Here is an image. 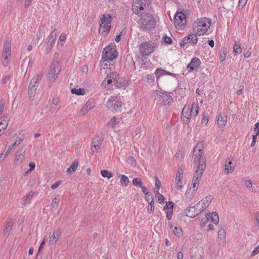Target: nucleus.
<instances>
[{
	"mask_svg": "<svg viewBox=\"0 0 259 259\" xmlns=\"http://www.w3.org/2000/svg\"><path fill=\"white\" fill-rule=\"evenodd\" d=\"M227 116L220 115L218 118V124L220 127H224L227 123Z\"/></svg>",
	"mask_w": 259,
	"mask_h": 259,
	"instance_id": "obj_30",
	"label": "nucleus"
},
{
	"mask_svg": "<svg viewBox=\"0 0 259 259\" xmlns=\"http://www.w3.org/2000/svg\"><path fill=\"white\" fill-rule=\"evenodd\" d=\"M146 200L149 202L150 203V202H154V198H153V194L152 193H150L149 194H148L146 197Z\"/></svg>",
	"mask_w": 259,
	"mask_h": 259,
	"instance_id": "obj_61",
	"label": "nucleus"
},
{
	"mask_svg": "<svg viewBox=\"0 0 259 259\" xmlns=\"http://www.w3.org/2000/svg\"><path fill=\"white\" fill-rule=\"evenodd\" d=\"M189 108L185 106L182 110L181 114L182 121L186 123H189L190 120L191 114H189Z\"/></svg>",
	"mask_w": 259,
	"mask_h": 259,
	"instance_id": "obj_14",
	"label": "nucleus"
},
{
	"mask_svg": "<svg viewBox=\"0 0 259 259\" xmlns=\"http://www.w3.org/2000/svg\"><path fill=\"white\" fill-rule=\"evenodd\" d=\"M244 184L247 188L251 192H257L259 190V188L255 183H252L250 180H246L244 181Z\"/></svg>",
	"mask_w": 259,
	"mask_h": 259,
	"instance_id": "obj_17",
	"label": "nucleus"
},
{
	"mask_svg": "<svg viewBox=\"0 0 259 259\" xmlns=\"http://www.w3.org/2000/svg\"><path fill=\"white\" fill-rule=\"evenodd\" d=\"M182 178H179L176 177L175 178V185L176 187L178 189H181L183 187L182 183Z\"/></svg>",
	"mask_w": 259,
	"mask_h": 259,
	"instance_id": "obj_45",
	"label": "nucleus"
},
{
	"mask_svg": "<svg viewBox=\"0 0 259 259\" xmlns=\"http://www.w3.org/2000/svg\"><path fill=\"white\" fill-rule=\"evenodd\" d=\"M155 101L157 104L163 106H170L174 102L171 96L165 93L155 91Z\"/></svg>",
	"mask_w": 259,
	"mask_h": 259,
	"instance_id": "obj_4",
	"label": "nucleus"
},
{
	"mask_svg": "<svg viewBox=\"0 0 259 259\" xmlns=\"http://www.w3.org/2000/svg\"><path fill=\"white\" fill-rule=\"evenodd\" d=\"M209 219L207 215H205L204 218H203L200 222V225L201 227H203L205 226V224L207 223Z\"/></svg>",
	"mask_w": 259,
	"mask_h": 259,
	"instance_id": "obj_59",
	"label": "nucleus"
},
{
	"mask_svg": "<svg viewBox=\"0 0 259 259\" xmlns=\"http://www.w3.org/2000/svg\"><path fill=\"white\" fill-rule=\"evenodd\" d=\"M71 92L72 94H76L77 95H83L85 94V91L83 88H79L78 89L73 88L71 90Z\"/></svg>",
	"mask_w": 259,
	"mask_h": 259,
	"instance_id": "obj_43",
	"label": "nucleus"
},
{
	"mask_svg": "<svg viewBox=\"0 0 259 259\" xmlns=\"http://www.w3.org/2000/svg\"><path fill=\"white\" fill-rule=\"evenodd\" d=\"M203 147H195L193 153L192 159L194 162H198L197 166L206 167V158L203 155Z\"/></svg>",
	"mask_w": 259,
	"mask_h": 259,
	"instance_id": "obj_5",
	"label": "nucleus"
},
{
	"mask_svg": "<svg viewBox=\"0 0 259 259\" xmlns=\"http://www.w3.org/2000/svg\"><path fill=\"white\" fill-rule=\"evenodd\" d=\"M42 37V34L40 32H37L36 33V35H35V37L33 38V41L35 43H38L39 40H40V39Z\"/></svg>",
	"mask_w": 259,
	"mask_h": 259,
	"instance_id": "obj_56",
	"label": "nucleus"
},
{
	"mask_svg": "<svg viewBox=\"0 0 259 259\" xmlns=\"http://www.w3.org/2000/svg\"><path fill=\"white\" fill-rule=\"evenodd\" d=\"M93 108L92 102L88 101L80 110V113L84 115L87 112Z\"/></svg>",
	"mask_w": 259,
	"mask_h": 259,
	"instance_id": "obj_29",
	"label": "nucleus"
},
{
	"mask_svg": "<svg viewBox=\"0 0 259 259\" xmlns=\"http://www.w3.org/2000/svg\"><path fill=\"white\" fill-rule=\"evenodd\" d=\"M195 193H196V192L194 191V190H191V189H189L188 191L187 192H186V200L187 201H191L193 199Z\"/></svg>",
	"mask_w": 259,
	"mask_h": 259,
	"instance_id": "obj_40",
	"label": "nucleus"
},
{
	"mask_svg": "<svg viewBox=\"0 0 259 259\" xmlns=\"http://www.w3.org/2000/svg\"><path fill=\"white\" fill-rule=\"evenodd\" d=\"M11 55V52H9L7 51H3L2 57L4 58V61H3V64L5 66H7L8 64V58Z\"/></svg>",
	"mask_w": 259,
	"mask_h": 259,
	"instance_id": "obj_38",
	"label": "nucleus"
},
{
	"mask_svg": "<svg viewBox=\"0 0 259 259\" xmlns=\"http://www.w3.org/2000/svg\"><path fill=\"white\" fill-rule=\"evenodd\" d=\"M120 121V119L115 117V116L113 117L108 122L107 125L111 126V127H114L117 123H118Z\"/></svg>",
	"mask_w": 259,
	"mask_h": 259,
	"instance_id": "obj_42",
	"label": "nucleus"
},
{
	"mask_svg": "<svg viewBox=\"0 0 259 259\" xmlns=\"http://www.w3.org/2000/svg\"><path fill=\"white\" fill-rule=\"evenodd\" d=\"M59 199H57L56 197H55L51 204V211H54L57 209L59 206Z\"/></svg>",
	"mask_w": 259,
	"mask_h": 259,
	"instance_id": "obj_41",
	"label": "nucleus"
},
{
	"mask_svg": "<svg viewBox=\"0 0 259 259\" xmlns=\"http://www.w3.org/2000/svg\"><path fill=\"white\" fill-rule=\"evenodd\" d=\"M227 55V51L226 49L222 50L220 54V61L222 63L226 59Z\"/></svg>",
	"mask_w": 259,
	"mask_h": 259,
	"instance_id": "obj_52",
	"label": "nucleus"
},
{
	"mask_svg": "<svg viewBox=\"0 0 259 259\" xmlns=\"http://www.w3.org/2000/svg\"><path fill=\"white\" fill-rule=\"evenodd\" d=\"M185 154L181 151H178L175 155V157L178 160H182L184 157Z\"/></svg>",
	"mask_w": 259,
	"mask_h": 259,
	"instance_id": "obj_55",
	"label": "nucleus"
},
{
	"mask_svg": "<svg viewBox=\"0 0 259 259\" xmlns=\"http://www.w3.org/2000/svg\"><path fill=\"white\" fill-rule=\"evenodd\" d=\"M101 175L104 178H107L110 179L113 177V174L107 170H102L101 171Z\"/></svg>",
	"mask_w": 259,
	"mask_h": 259,
	"instance_id": "obj_48",
	"label": "nucleus"
},
{
	"mask_svg": "<svg viewBox=\"0 0 259 259\" xmlns=\"http://www.w3.org/2000/svg\"><path fill=\"white\" fill-rule=\"evenodd\" d=\"M103 142V138L100 136L95 137L92 143V146H100Z\"/></svg>",
	"mask_w": 259,
	"mask_h": 259,
	"instance_id": "obj_39",
	"label": "nucleus"
},
{
	"mask_svg": "<svg viewBox=\"0 0 259 259\" xmlns=\"http://www.w3.org/2000/svg\"><path fill=\"white\" fill-rule=\"evenodd\" d=\"M155 49V45L151 41L144 42L139 46V51L143 57L150 55Z\"/></svg>",
	"mask_w": 259,
	"mask_h": 259,
	"instance_id": "obj_6",
	"label": "nucleus"
},
{
	"mask_svg": "<svg viewBox=\"0 0 259 259\" xmlns=\"http://www.w3.org/2000/svg\"><path fill=\"white\" fill-rule=\"evenodd\" d=\"M146 79L148 82L152 83L154 81V76L153 74H148Z\"/></svg>",
	"mask_w": 259,
	"mask_h": 259,
	"instance_id": "obj_58",
	"label": "nucleus"
},
{
	"mask_svg": "<svg viewBox=\"0 0 259 259\" xmlns=\"http://www.w3.org/2000/svg\"><path fill=\"white\" fill-rule=\"evenodd\" d=\"M170 228L176 235L179 236L182 234V230L181 228L173 227L172 225H170Z\"/></svg>",
	"mask_w": 259,
	"mask_h": 259,
	"instance_id": "obj_46",
	"label": "nucleus"
},
{
	"mask_svg": "<svg viewBox=\"0 0 259 259\" xmlns=\"http://www.w3.org/2000/svg\"><path fill=\"white\" fill-rule=\"evenodd\" d=\"M105 17L101 19L100 21V27L99 29V32L102 35H106L108 33V30L107 29V25L105 24Z\"/></svg>",
	"mask_w": 259,
	"mask_h": 259,
	"instance_id": "obj_22",
	"label": "nucleus"
},
{
	"mask_svg": "<svg viewBox=\"0 0 259 259\" xmlns=\"http://www.w3.org/2000/svg\"><path fill=\"white\" fill-rule=\"evenodd\" d=\"M24 139V136L23 134L19 133L18 135L13 136L11 140L13 142L12 146H19Z\"/></svg>",
	"mask_w": 259,
	"mask_h": 259,
	"instance_id": "obj_18",
	"label": "nucleus"
},
{
	"mask_svg": "<svg viewBox=\"0 0 259 259\" xmlns=\"http://www.w3.org/2000/svg\"><path fill=\"white\" fill-rule=\"evenodd\" d=\"M13 226V224L11 221H7L4 230L3 234L5 235H8L12 229Z\"/></svg>",
	"mask_w": 259,
	"mask_h": 259,
	"instance_id": "obj_32",
	"label": "nucleus"
},
{
	"mask_svg": "<svg viewBox=\"0 0 259 259\" xmlns=\"http://www.w3.org/2000/svg\"><path fill=\"white\" fill-rule=\"evenodd\" d=\"M123 103L120 98L117 96L110 97L106 103L107 108L113 112H121Z\"/></svg>",
	"mask_w": 259,
	"mask_h": 259,
	"instance_id": "obj_3",
	"label": "nucleus"
},
{
	"mask_svg": "<svg viewBox=\"0 0 259 259\" xmlns=\"http://www.w3.org/2000/svg\"><path fill=\"white\" fill-rule=\"evenodd\" d=\"M155 76L157 79H159L160 76L164 75H169L174 76L175 74L170 72L167 71L161 68H157L155 71Z\"/></svg>",
	"mask_w": 259,
	"mask_h": 259,
	"instance_id": "obj_24",
	"label": "nucleus"
},
{
	"mask_svg": "<svg viewBox=\"0 0 259 259\" xmlns=\"http://www.w3.org/2000/svg\"><path fill=\"white\" fill-rule=\"evenodd\" d=\"M242 52V48L239 41H236L233 47V52L235 55L240 54Z\"/></svg>",
	"mask_w": 259,
	"mask_h": 259,
	"instance_id": "obj_36",
	"label": "nucleus"
},
{
	"mask_svg": "<svg viewBox=\"0 0 259 259\" xmlns=\"http://www.w3.org/2000/svg\"><path fill=\"white\" fill-rule=\"evenodd\" d=\"M59 63L57 61L53 60L51 64L50 71L48 74L49 79L53 82L55 81L60 72Z\"/></svg>",
	"mask_w": 259,
	"mask_h": 259,
	"instance_id": "obj_7",
	"label": "nucleus"
},
{
	"mask_svg": "<svg viewBox=\"0 0 259 259\" xmlns=\"http://www.w3.org/2000/svg\"><path fill=\"white\" fill-rule=\"evenodd\" d=\"M217 241L219 244L224 245L226 242V231L223 229H221L218 231Z\"/></svg>",
	"mask_w": 259,
	"mask_h": 259,
	"instance_id": "obj_21",
	"label": "nucleus"
},
{
	"mask_svg": "<svg viewBox=\"0 0 259 259\" xmlns=\"http://www.w3.org/2000/svg\"><path fill=\"white\" fill-rule=\"evenodd\" d=\"M185 213L187 216L194 218L199 214V211L197 210L196 206H189L185 210Z\"/></svg>",
	"mask_w": 259,
	"mask_h": 259,
	"instance_id": "obj_19",
	"label": "nucleus"
},
{
	"mask_svg": "<svg viewBox=\"0 0 259 259\" xmlns=\"http://www.w3.org/2000/svg\"><path fill=\"white\" fill-rule=\"evenodd\" d=\"M202 123L206 124L208 121V116L206 113H204L203 114V117L202 118Z\"/></svg>",
	"mask_w": 259,
	"mask_h": 259,
	"instance_id": "obj_63",
	"label": "nucleus"
},
{
	"mask_svg": "<svg viewBox=\"0 0 259 259\" xmlns=\"http://www.w3.org/2000/svg\"><path fill=\"white\" fill-rule=\"evenodd\" d=\"M197 41L198 39L196 35L193 33H191L187 36L183 38L182 41L180 42V46L182 47L186 44L189 43L196 44L197 42Z\"/></svg>",
	"mask_w": 259,
	"mask_h": 259,
	"instance_id": "obj_10",
	"label": "nucleus"
},
{
	"mask_svg": "<svg viewBox=\"0 0 259 259\" xmlns=\"http://www.w3.org/2000/svg\"><path fill=\"white\" fill-rule=\"evenodd\" d=\"M201 64L200 60L197 58H193L190 63L188 65L187 68L189 72L192 71L195 68H197L199 67Z\"/></svg>",
	"mask_w": 259,
	"mask_h": 259,
	"instance_id": "obj_13",
	"label": "nucleus"
},
{
	"mask_svg": "<svg viewBox=\"0 0 259 259\" xmlns=\"http://www.w3.org/2000/svg\"><path fill=\"white\" fill-rule=\"evenodd\" d=\"M208 29L205 28H195V26H194L193 28V31L194 33H195V35L201 36L204 35L206 31H207Z\"/></svg>",
	"mask_w": 259,
	"mask_h": 259,
	"instance_id": "obj_35",
	"label": "nucleus"
},
{
	"mask_svg": "<svg viewBox=\"0 0 259 259\" xmlns=\"http://www.w3.org/2000/svg\"><path fill=\"white\" fill-rule=\"evenodd\" d=\"M11 52V45L9 42H5L4 45V51Z\"/></svg>",
	"mask_w": 259,
	"mask_h": 259,
	"instance_id": "obj_62",
	"label": "nucleus"
},
{
	"mask_svg": "<svg viewBox=\"0 0 259 259\" xmlns=\"http://www.w3.org/2000/svg\"><path fill=\"white\" fill-rule=\"evenodd\" d=\"M33 196V193L32 192H30L28 194H27L23 198V204L26 205V204H29L30 203V201L32 198Z\"/></svg>",
	"mask_w": 259,
	"mask_h": 259,
	"instance_id": "obj_37",
	"label": "nucleus"
},
{
	"mask_svg": "<svg viewBox=\"0 0 259 259\" xmlns=\"http://www.w3.org/2000/svg\"><path fill=\"white\" fill-rule=\"evenodd\" d=\"M208 219L210 218L211 221L215 224H217L219 221V218L217 212H212L211 213H207Z\"/></svg>",
	"mask_w": 259,
	"mask_h": 259,
	"instance_id": "obj_31",
	"label": "nucleus"
},
{
	"mask_svg": "<svg viewBox=\"0 0 259 259\" xmlns=\"http://www.w3.org/2000/svg\"><path fill=\"white\" fill-rule=\"evenodd\" d=\"M42 78L41 74H38L36 76V77L33 78L29 82V85L35 88L36 89H37L39 82L40 81Z\"/></svg>",
	"mask_w": 259,
	"mask_h": 259,
	"instance_id": "obj_23",
	"label": "nucleus"
},
{
	"mask_svg": "<svg viewBox=\"0 0 259 259\" xmlns=\"http://www.w3.org/2000/svg\"><path fill=\"white\" fill-rule=\"evenodd\" d=\"M210 21L206 18L198 19L195 22V28L208 29L210 26Z\"/></svg>",
	"mask_w": 259,
	"mask_h": 259,
	"instance_id": "obj_11",
	"label": "nucleus"
},
{
	"mask_svg": "<svg viewBox=\"0 0 259 259\" xmlns=\"http://www.w3.org/2000/svg\"><path fill=\"white\" fill-rule=\"evenodd\" d=\"M187 22L186 16L182 12H177L175 16L174 23L177 29L182 30Z\"/></svg>",
	"mask_w": 259,
	"mask_h": 259,
	"instance_id": "obj_8",
	"label": "nucleus"
},
{
	"mask_svg": "<svg viewBox=\"0 0 259 259\" xmlns=\"http://www.w3.org/2000/svg\"><path fill=\"white\" fill-rule=\"evenodd\" d=\"M61 234V231L59 230H55L53 234L50 236L49 243L50 244L55 243L59 239Z\"/></svg>",
	"mask_w": 259,
	"mask_h": 259,
	"instance_id": "obj_20",
	"label": "nucleus"
},
{
	"mask_svg": "<svg viewBox=\"0 0 259 259\" xmlns=\"http://www.w3.org/2000/svg\"><path fill=\"white\" fill-rule=\"evenodd\" d=\"M118 55V52L114 48L109 46L106 47L103 49L102 54V66L104 68H107L113 65Z\"/></svg>",
	"mask_w": 259,
	"mask_h": 259,
	"instance_id": "obj_2",
	"label": "nucleus"
},
{
	"mask_svg": "<svg viewBox=\"0 0 259 259\" xmlns=\"http://www.w3.org/2000/svg\"><path fill=\"white\" fill-rule=\"evenodd\" d=\"M160 186H161V182L158 180V178L156 177V180H155V186L153 189L154 191L155 192H156V193L159 192V190Z\"/></svg>",
	"mask_w": 259,
	"mask_h": 259,
	"instance_id": "obj_53",
	"label": "nucleus"
},
{
	"mask_svg": "<svg viewBox=\"0 0 259 259\" xmlns=\"http://www.w3.org/2000/svg\"><path fill=\"white\" fill-rule=\"evenodd\" d=\"M132 182H133V185L137 186H139V187H141L143 185L142 180L140 178H134Z\"/></svg>",
	"mask_w": 259,
	"mask_h": 259,
	"instance_id": "obj_51",
	"label": "nucleus"
},
{
	"mask_svg": "<svg viewBox=\"0 0 259 259\" xmlns=\"http://www.w3.org/2000/svg\"><path fill=\"white\" fill-rule=\"evenodd\" d=\"M140 18L138 21L140 30L147 31L154 29L156 25V21L153 13L146 11L140 14Z\"/></svg>",
	"mask_w": 259,
	"mask_h": 259,
	"instance_id": "obj_1",
	"label": "nucleus"
},
{
	"mask_svg": "<svg viewBox=\"0 0 259 259\" xmlns=\"http://www.w3.org/2000/svg\"><path fill=\"white\" fill-rule=\"evenodd\" d=\"M25 154V150L21 148L18 152V154L15 156L14 163L16 165H19L20 163H21L24 158Z\"/></svg>",
	"mask_w": 259,
	"mask_h": 259,
	"instance_id": "obj_16",
	"label": "nucleus"
},
{
	"mask_svg": "<svg viewBox=\"0 0 259 259\" xmlns=\"http://www.w3.org/2000/svg\"><path fill=\"white\" fill-rule=\"evenodd\" d=\"M174 208V203L172 201H169L168 203H166L164 207V210L166 211L173 210Z\"/></svg>",
	"mask_w": 259,
	"mask_h": 259,
	"instance_id": "obj_49",
	"label": "nucleus"
},
{
	"mask_svg": "<svg viewBox=\"0 0 259 259\" xmlns=\"http://www.w3.org/2000/svg\"><path fill=\"white\" fill-rule=\"evenodd\" d=\"M154 202H150V203H149V205H148V211L149 212H153L154 210Z\"/></svg>",
	"mask_w": 259,
	"mask_h": 259,
	"instance_id": "obj_64",
	"label": "nucleus"
},
{
	"mask_svg": "<svg viewBox=\"0 0 259 259\" xmlns=\"http://www.w3.org/2000/svg\"><path fill=\"white\" fill-rule=\"evenodd\" d=\"M198 113V106L197 104H193L190 111L191 115L196 116Z\"/></svg>",
	"mask_w": 259,
	"mask_h": 259,
	"instance_id": "obj_47",
	"label": "nucleus"
},
{
	"mask_svg": "<svg viewBox=\"0 0 259 259\" xmlns=\"http://www.w3.org/2000/svg\"><path fill=\"white\" fill-rule=\"evenodd\" d=\"M78 166V161L77 160H74L72 162V163L71 164V165H70V166L67 169V172L68 173V174H73L74 173L77 167Z\"/></svg>",
	"mask_w": 259,
	"mask_h": 259,
	"instance_id": "obj_28",
	"label": "nucleus"
},
{
	"mask_svg": "<svg viewBox=\"0 0 259 259\" xmlns=\"http://www.w3.org/2000/svg\"><path fill=\"white\" fill-rule=\"evenodd\" d=\"M146 0H134L132 5V10L133 12L138 15L140 13V11L145 10L148 7Z\"/></svg>",
	"mask_w": 259,
	"mask_h": 259,
	"instance_id": "obj_9",
	"label": "nucleus"
},
{
	"mask_svg": "<svg viewBox=\"0 0 259 259\" xmlns=\"http://www.w3.org/2000/svg\"><path fill=\"white\" fill-rule=\"evenodd\" d=\"M129 182L130 181L127 177L123 175H120V183L121 184H125L126 186Z\"/></svg>",
	"mask_w": 259,
	"mask_h": 259,
	"instance_id": "obj_50",
	"label": "nucleus"
},
{
	"mask_svg": "<svg viewBox=\"0 0 259 259\" xmlns=\"http://www.w3.org/2000/svg\"><path fill=\"white\" fill-rule=\"evenodd\" d=\"M119 76V74L116 72H112L108 74L107 75V77L111 79V80L113 81L114 83H115V81L116 80V79H118Z\"/></svg>",
	"mask_w": 259,
	"mask_h": 259,
	"instance_id": "obj_44",
	"label": "nucleus"
},
{
	"mask_svg": "<svg viewBox=\"0 0 259 259\" xmlns=\"http://www.w3.org/2000/svg\"><path fill=\"white\" fill-rule=\"evenodd\" d=\"M36 91V89L33 88V87L29 85L28 90V97L30 100H32L34 99Z\"/></svg>",
	"mask_w": 259,
	"mask_h": 259,
	"instance_id": "obj_34",
	"label": "nucleus"
},
{
	"mask_svg": "<svg viewBox=\"0 0 259 259\" xmlns=\"http://www.w3.org/2000/svg\"><path fill=\"white\" fill-rule=\"evenodd\" d=\"M205 168L204 166H197L195 173L194 175L192 181L199 184L202 174Z\"/></svg>",
	"mask_w": 259,
	"mask_h": 259,
	"instance_id": "obj_12",
	"label": "nucleus"
},
{
	"mask_svg": "<svg viewBox=\"0 0 259 259\" xmlns=\"http://www.w3.org/2000/svg\"><path fill=\"white\" fill-rule=\"evenodd\" d=\"M5 104V100L3 99H1L0 101V115H1L3 113Z\"/></svg>",
	"mask_w": 259,
	"mask_h": 259,
	"instance_id": "obj_60",
	"label": "nucleus"
},
{
	"mask_svg": "<svg viewBox=\"0 0 259 259\" xmlns=\"http://www.w3.org/2000/svg\"><path fill=\"white\" fill-rule=\"evenodd\" d=\"M115 87L116 88H125L126 84V80L123 79V78H121L120 77V76H118V79H116V80L115 81V83H114Z\"/></svg>",
	"mask_w": 259,
	"mask_h": 259,
	"instance_id": "obj_26",
	"label": "nucleus"
},
{
	"mask_svg": "<svg viewBox=\"0 0 259 259\" xmlns=\"http://www.w3.org/2000/svg\"><path fill=\"white\" fill-rule=\"evenodd\" d=\"M213 197L212 195H208L205 198L202 199L201 201L199 202V205L202 204L204 208L207 207L211 201H212Z\"/></svg>",
	"mask_w": 259,
	"mask_h": 259,
	"instance_id": "obj_27",
	"label": "nucleus"
},
{
	"mask_svg": "<svg viewBox=\"0 0 259 259\" xmlns=\"http://www.w3.org/2000/svg\"><path fill=\"white\" fill-rule=\"evenodd\" d=\"M184 171V168L182 166L179 167L177 172L176 177L183 178Z\"/></svg>",
	"mask_w": 259,
	"mask_h": 259,
	"instance_id": "obj_54",
	"label": "nucleus"
},
{
	"mask_svg": "<svg viewBox=\"0 0 259 259\" xmlns=\"http://www.w3.org/2000/svg\"><path fill=\"white\" fill-rule=\"evenodd\" d=\"M235 164L232 162V159H229L228 162L225 165V172L226 174L231 173L234 169Z\"/></svg>",
	"mask_w": 259,
	"mask_h": 259,
	"instance_id": "obj_25",
	"label": "nucleus"
},
{
	"mask_svg": "<svg viewBox=\"0 0 259 259\" xmlns=\"http://www.w3.org/2000/svg\"><path fill=\"white\" fill-rule=\"evenodd\" d=\"M156 197H157V201L159 203L163 202L164 198L159 192L156 193Z\"/></svg>",
	"mask_w": 259,
	"mask_h": 259,
	"instance_id": "obj_57",
	"label": "nucleus"
},
{
	"mask_svg": "<svg viewBox=\"0 0 259 259\" xmlns=\"http://www.w3.org/2000/svg\"><path fill=\"white\" fill-rule=\"evenodd\" d=\"M56 31V29H55L53 32L50 35V38L49 41L47 43V46L46 48V52L49 53L52 49V48L55 42L56 39V34L54 35V32Z\"/></svg>",
	"mask_w": 259,
	"mask_h": 259,
	"instance_id": "obj_15",
	"label": "nucleus"
},
{
	"mask_svg": "<svg viewBox=\"0 0 259 259\" xmlns=\"http://www.w3.org/2000/svg\"><path fill=\"white\" fill-rule=\"evenodd\" d=\"M104 17H105V22L104 23L106 25L110 24L114 18L110 14H102V15H101V16L100 17V20L101 19H103L104 18Z\"/></svg>",
	"mask_w": 259,
	"mask_h": 259,
	"instance_id": "obj_33",
	"label": "nucleus"
}]
</instances>
